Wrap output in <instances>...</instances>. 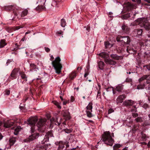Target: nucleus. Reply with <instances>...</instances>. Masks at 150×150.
I'll use <instances>...</instances> for the list:
<instances>
[{
    "label": "nucleus",
    "mask_w": 150,
    "mask_h": 150,
    "mask_svg": "<svg viewBox=\"0 0 150 150\" xmlns=\"http://www.w3.org/2000/svg\"><path fill=\"white\" fill-rule=\"evenodd\" d=\"M101 140L105 144L110 146H112L114 142V140L109 132H104Z\"/></svg>",
    "instance_id": "obj_1"
},
{
    "label": "nucleus",
    "mask_w": 150,
    "mask_h": 150,
    "mask_svg": "<svg viewBox=\"0 0 150 150\" xmlns=\"http://www.w3.org/2000/svg\"><path fill=\"white\" fill-rule=\"evenodd\" d=\"M60 58L58 57L52 62V66L55 69L56 73L58 74L60 73L62 67L61 64L60 63Z\"/></svg>",
    "instance_id": "obj_2"
},
{
    "label": "nucleus",
    "mask_w": 150,
    "mask_h": 150,
    "mask_svg": "<svg viewBox=\"0 0 150 150\" xmlns=\"http://www.w3.org/2000/svg\"><path fill=\"white\" fill-rule=\"evenodd\" d=\"M38 121V118L37 117H31L28 119L27 121V123L30 125L31 126V133L34 132L35 126L36 122Z\"/></svg>",
    "instance_id": "obj_3"
},
{
    "label": "nucleus",
    "mask_w": 150,
    "mask_h": 150,
    "mask_svg": "<svg viewBox=\"0 0 150 150\" xmlns=\"http://www.w3.org/2000/svg\"><path fill=\"white\" fill-rule=\"evenodd\" d=\"M139 24L141 27H144L146 29H150V23L144 18H140L138 20Z\"/></svg>",
    "instance_id": "obj_4"
},
{
    "label": "nucleus",
    "mask_w": 150,
    "mask_h": 150,
    "mask_svg": "<svg viewBox=\"0 0 150 150\" xmlns=\"http://www.w3.org/2000/svg\"><path fill=\"white\" fill-rule=\"evenodd\" d=\"M20 8L16 5H10L6 6L4 7V9L6 11H13L14 15L16 16L17 14L16 12V10H19Z\"/></svg>",
    "instance_id": "obj_5"
},
{
    "label": "nucleus",
    "mask_w": 150,
    "mask_h": 150,
    "mask_svg": "<svg viewBox=\"0 0 150 150\" xmlns=\"http://www.w3.org/2000/svg\"><path fill=\"white\" fill-rule=\"evenodd\" d=\"M117 41L123 42L125 44H128L130 42V39L128 36L120 37L117 38Z\"/></svg>",
    "instance_id": "obj_6"
},
{
    "label": "nucleus",
    "mask_w": 150,
    "mask_h": 150,
    "mask_svg": "<svg viewBox=\"0 0 150 150\" xmlns=\"http://www.w3.org/2000/svg\"><path fill=\"white\" fill-rule=\"evenodd\" d=\"M46 121L47 120L46 119H39L37 125L39 130H41L40 129V128L41 127L45 125Z\"/></svg>",
    "instance_id": "obj_7"
},
{
    "label": "nucleus",
    "mask_w": 150,
    "mask_h": 150,
    "mask_svg": "<svg viewBox=\"0 0 150 150\" xmlns=\"http://www.w3.org/2000/svg\"><path fill=\"white\" fill-rule=\"evenodd\" d=\"M58 120H60V118H56L55 119L53 118H52L50 120L51 122V125L52 126L54 123L56 125H57L58 126L60 125L61 122L60 121H59V122L58 121Z\"/></svg>",
    "instance_id": "obj_8"
},
{
    "label": "nucleus",
    "mask_w": 150,
    "mask_h": 150,
    "mask_svg": "<svg viewBox=\"0 0 150 150\" xmlns=\"http://www.w3.org/2000/svg\"><path fill=\"white\" fill-rule=\"evenodd\" d=\"M126 96L125 94H122L119 96L116 99L117 104L122 103L123 100L126 98Z\"/></svg>",
    "instance_id": "obj_9"
},
{
    "label": "nucleus",
    "mask_w": 150,
    "mask_h": 150,
    "mask_svg": "<svg viewBox=\"0 0 150 150\" xmlns=\"http://www.w3.org/2000/svg\"><path fill=\"white\" fill-rule=\"evenodd\" d=\"M14 124L13 121L11 120H8L5 122L4 124V126L6 128H9L12 126Z\"/></svg>",
    "instance_id": "obj_10"
},
{
    "label": "nucleus",
    "mask_w": 150,
    "mask_h": 150,
    "mask_svg": "<svg viewBox=\"0 0 150 150\" xmlns=\"http://www.w3.org/2000/svg\"><path fill=\"white\" fill-rule=\"evenodd\" d=\"M134 103V102L131 100H127L123 102V105L125 106H132Z\"/></svg>",
    "instance_id": "obj_11"
},
{
    "label": "nucleus",
    "mask_w": 150,
    "mask_h": 150,
    "mask_svg": "<svg viewBox=\"0 0 150 150\" xmlns=\"http://www.w3.org/2000/svg\"><path fill=\"white\" fill-rule=\"evenodd\" d=\"M16 141V140L15 137H11L9 140V143L10 146L7 148L8 149H10L11 148V146H13L14 144Z\"/></svg>",
    "instance_id": "obj_12"
},
{
    "label": "nucleus",
    "mask_w": 150,
    "mask_h": 150,
    "mask_svg": "<svg viewBox=\"0 0 150 150\" xmlns=\"http://www.w3.org/2000/svg\"><path fill=\"white\" fill-rule=\"evenodd\" d=\"M18 69H14L12 71L10 75V76L12 78V79H13L16 78V76L18 72Z\"/></svg>",
    "instance_id": "obj_13"
},
{
    "label": "nucleus",
    "mask_w": 150,
    "mask_h": 150,
    "mask_svg": "<svg viewBox=\"0 0 150 150\" xmlns=\"http://www.w3.org/2000/svg\"><path fill=\"white\" fill-rule=\"evenodd\" d=\"M104 61L107 64L115 65L116 63L115 62L110 58L105 59Z\"/></svg>",
    "instance_id": "obj_14"
},
{
    "label": "nucleus",
    "mask_w": 150,
    "mask_h": 150,
    "mask_svg": "<svg viewBox=\"0 0 150 150\" xmlns=\"http://www.w3.org/2000/svg\"><path fill=\"white\" fill-rule=\"evenodd\" d=\"M53 136V134L52 131H49L48 132L45 136V138L44 139V141L45 142H46L48 141L49 138L50 137H52Z\"/></svg>",
    "instance_id": "obj_15"
},
{
    "label": "nucleus",
    "mask_w": 150,
    "mask_h": 150,
    "mask_svg": "<svg viewBox=\"0 0 150 150\" xmlns=\"http://www.w3.org/2000/svg\"><path fill=\"white\" fill-rule=\"evenodd\" d=\"M38 134L37 133H34V134L31 135V136L29 137V140L30 141H32L38 137Z\"/></svg>",
    "instance_id": "obj_16"
},
{
    "label": "nucleus",
    "mask_w": 150,
    "mask_h": 150,
    "mask_svg": "<svg viewBox=\"0 0 150 150\" xmlns=\"http://www.w3.org/2000/svg\"><path fill=\"white\" fill-rule=\"evenodd\" d=\"M123 88V85L122 84L118 85L116 88L115 90L118 92H121Z\"/></svg>",
    "instance_id": "obj_17"
},
{
    "label": "nucleus",
    "mask_w": 150,
    "mask_h": 150,
    "mask_svg": "<svg viewBox=\"0 0 150 150\" xmlns=\"http://www.w3.org/2000/svg\"><path fill=\"white\" fill-rule=\"evenodd\" d=\"M30 71H32L34 70L35 71H37L38 70L37 67L34 64H30Z\"/></svg>",
    "instance_id": "obj_18"
},
{
    "label": "nucleus",
    "mask_w": 150,
    "mask_h": 150,
    "mask_svg": "<svg viewBox=\"0 0 150 150\" xmlns=\"http://www.w3.org/2000/svg\"><path fill=\"white\" fill-rule=\"evenodd\" d=\"M127 51L130 54L134 53H135L136 51L134 49L128 46L127 49Z\"/></svg>",
    "instance_id": "obj_19"
},
{
    "label": "nucleus",
    "mask_w": 150,
    "mask_h": 150,
    "mask_svg": "<svg viewBox=\"0 0 150 150\" xmlns=\"http://www.w3.org/2000/svg\"><path fill=\"white\" fill-rule=\"evenodd\" d=\"M63 116L66 120H69L71 118L70 113L68 111L65 112L63 115Z\"/></svg>",
    "instance_id": "obj_20"
},
{
    "label": "nucleus",
    "mask_w": 150,
    "mask_h": 150,
    "mask_svg": "<svg viewBox=\"0 0 150 150\" xmlns=\"http://www.w3.org/2000/svg\"><path fill=\"white\" fill-rule=\"evenodd\" d=\"M122 30L125 32H128L129 30V28L128 27L127 25L125 24H123L122 26Z\"/></svg>",
    "instance_id": "obj_21"
},
{
    "label": "nucleus",
    "mask_w": 150,
    "mask_h": 150,
    "mask_svg": "<svg viewBox=\"0 0 150 150\" xmlns=\"http://www.w3.org/2000/svg\"><path fill=\"white\" fill-rule=\"evenodd\" d=\"M6 45V40L4 39L1 40L0 42V48L3 47Z\"/></svg>",
    "instance_id": "obj_22"
},
{
    "label": "nucleus",
    "mask_w": 150,
    "mask_h": 150,
    "mask_svg": "<svg viewBox=\"0 0 150 150\" xmlns=\"http://www.w3.org/2000/svg\"><path fill=\"white\" fill-rule=\"evenodd\" d=\"M45 5V3H43V4L39 5L36 9L37 10H45V6H44Z\"/></svg>",
    "instance_id": "obj_23"
},
{
    "label": "nucleus",
    "mask_w": 150,
    "mask_h": 150,
    "mask_svg": "<svg viewBox=\"0 0 150 150\" xmlns=\"http://www.w3.org/2000/svg\"><path fill=\"white\" fill-rule=\"evenodd\" d=\"M134 32L136 33H137L138 35H142V29H136L134 30Z\"/></svg>",
    "instance_id": "obj_24"
},
{
    "label": "nucleus",
    "mask_w": 150,
    "mask_h": 150,
    "mask_svg": "<svg viewBox=\"0 0 150 150\" xmlns=\"http://www.w3.org/2000/svg\"><path fill=\"white\" fill-rule=\"evenodd\" d=\"M21 128L20 126H18L15 129L14 134L15 135H17L18 132L21 130Z\"/></svg>",
    "instance_id": "obj_25"
},
{
    "label": "nucleus",
    "mask_w": 150,
    "mask_h": 150,
    "mask_svg": "<svg viewBox=\"0 0 150 150\" xmlns=\"http://www.w3.org/2000/svg\"><path fill=\"white\" fill-rule=\"evenodd\" d=\"M127 6L130 9L131 8H135L137 6L136 4H131L130 3H128L127 4Z\"/></svg>",
    "instance_id": "obj_26"
},
{
    "label": "nucleus",
    "mask_w": 150,
    "mask_h": 150,
    "mask_svg": "<svg viewBox=\"0 0 150 150\" xmlns=\"http://www.w3.org/2000/svg\"><path fill=\"white\" fill-rule=\"evenodd\" d=\"M99 55L102 58L106 59L108 56V53H106L105 52H103L99 54Z\"/></svg>",
    "instance_id": "obj_27"
},
{
    "label": "nucleus",
    "mask_w": 150,
    "mask_h": 150,
    "mask_svg": "<svg viewBox=\"0 0 150 150\" xmlns=\"http://www.w3.org/2000/svg\"><path fill=\"white\" fill-rule=\"evenodd\" d=\"M28 13V10L27 9H25L24 10L22 11L21 14V17H24V16H26Z\"/></svg>",
    "instance_id": "obj_28"
},
{
    "label": "nucleus",
    "mask_w": 150,
    "mask_h": 150,
    "mask_svg": "<svg viewBox=\"0 0 150 150\" xmlns=\"http://www.w3.org/2000/svg\"><path fill=\"white\" fill-rule=\"evenodd\" d=\"M111 57L115 60H119L120 58V57L117 55L116 54H111L110 55Z\"/></svg>",
    "instance_id": "obj_29"
},
{
    "label": "nucleus",
    "mask_w": 150,
    "mask_h": 150,
    "mask_svg": "<svg viewBox=\"0 0 150 150\" xmlns=\"http://www.w3.org/2000/svg\"><path fill=\"white\" fill-rule=\"evenodd\" d=\"M98 65L99 68L101 69H103V67L105 65L104 62L102 61H100L98 63Z\"/></svg>",
    "instance_id": "obj_30"
},
{
    "label": "nucleus",
    "mask_w": 150,
    "mask_h": 150,
    "mask_svg": "<svg viewBox=\"0 0 150 150\" xmlns=\"http://www.w3.org/2000/svg\"><path fill=\"white\" fill-rule=\"evenodd\" d=\"M87 110H90L92 111V103H89L88 105L86 107Z\"/></svg>",
    "instance_id": "obj_31"
},
{
    "label": "nucleus",
    "mask_w": 150,
    "mask_h": 150,
    "mask_svg": "<svg viewBox=\"0 0 150 150\" xmlns=\"http://www.w3.org/2000/svg\"><path fill=\"white\" fill-rule=\"evenodd\" d=\"M64 147V145L62 143H60L58 150H65V149L63 150Z\"/></svg>",
    "instance_id": "obj_32"
},
{
    "label": "nucleus",
    "mask_w": 150,
    "mask_h": 150,
    "mask_svg": "<svg viewBox=\"0 0 150 150\" xmlns=\"http://www.w3.org/2000/svg\"><path fill=\"white\" fill-rule=\"evenodd\" d=\"M121 145L119 144H116L113 146V150H118V148H120Z\"/></svg>",
    "instance_id": "obj_33"
},
{
    "label": "nucleus",
    "mask_w": 150,
    "mask_h": 150,
    "mask_svg": "<svg viewBox=\"0 0 150 150\" xmlns=\"http://www.w3.org/2000/svg\"><path fill=\"white\" fill-rule=\"evenodd\" d=\"M61 26L63 27L65 26L66 25V22L64 19H62L61 20Z\"/></svg>",
    "instance_id": "obj_34"
},
{
    "label": "nucleus",
    "mask_w": 150,
    "mask_h": 150,
    "mask_svg": "<svg viewBox=\"0 0 150 150\" xmlns=\"http://www.w3.org/2000/svg\"><path fill=\"white\" fill-rule=\"evenodd\" d=\"M145 86V83H144L143 85H139L137 86V88L138 89H142L144 88Z\"/></svg>",
    "instance_id": "obj_35"
},
{
    "label": "nucleus",
    "mask_w": 150,
    "mask_h": 150,
    "mask_svg": "<svg viewBox=\"0 0 150 150\" xmlns=\"http://www.w3.org/2000/svg\"><path fill=\"white\" fill-rule=\"evenodd\" d=\"M143 119L141 117H139L135 119V120L137 122H142L143 121Z\"/></svg>",
    "instance_id": "obj_36"
},
{
    "label": "nucleus",
    "mask_w": 150,
    "mask_h": 150,
    "mask_svg": "<svg viewBox=\"0 0 150 150\" xmlns=\"http://www.w3.org/2000/svg\"><path fill=\"white\" fill-rule=\"evenodd\" d=\"M147 75H143L142 77H141L139 79V81L140 82L141 81L144 80L145 79L146 80V78L147 77Z\"/></svg>",
    "instance_id": "obj_37"
},
{
    "label": "nucleus",
    "mask_w": 150,
    "mask_h": 150,
    "mask_svg": "<svg viewBox=\"0 0 150 150\" xmlns=\"http://www.w3.org/2000/svg\"><path fill=\"white\" fill-rule=\"evenodd\" d=\"M105 45L106 48H109L112 46V45L108 41L106 42H105Z\"/></svg>",
    "instance_id": "obj_38"
},
{
    "label": "nucleus",
    "mask_w": 150,
    "mask_h": 150,
    "mask_svg": "<svg viewBox=\"0 0 150 150\" xmlns=\"http://www.w3.org/2000/svg\"><path fill=\"white\" fill-rule=\"evenodd\" d=\"M76 76V73L75 72H74L70 74V78L71 79H73Z\"/></svg>",
    "instance_id": "obj_39"
},
{
    "label": "nucleus",
    "mask_w": 150,
    "mask_h": 150,
    "mask_svg": "<svg viewBox=\"0 0 150 150\" xmlns=\"http://www.w3.org/2000/svg\"><path fill=\"white\" fill-rule=\"evenodd\" d=\"M21 76L22 79H24L25 81H27V77L25 74L24 73H22L21 74Z\"/></svg>",
    "instance_id": "obj_40"
},
{
    "label": "nucleus",
    "mask_w": 150,
    "mask_h": 150,
    "mask_svg": "<svg viewBox=\"0 0 150 150\" xmlns=\"http://www.w3.org/2000/svg\"><path fill=\"white\" fill-rule=\"evenodd\" d=\"M13 96L15 98H19L20 96V93H17L16 92L13 93Z\"/></svg>",
    "instance_id": "obj_41"
},
{
    "label": "nucleus",
    "mask_w": 150,
    "mask_h": 150,
    "mask_svg": "<svg viewBox=\"0 0 150 150\" xmlns=\"http://www.w3.org/2000/svg\"><path fill=\"white\" fill-rule=\"evenodd\" d=\"M92 111H91L90 110H86V112L87 113V115L88 117H92V115L91 113Z\"/></svg>",
    "instance_id": "obj_42"
},
{
    "label": "nucleus",
    "mask_w": 150,
    "mask_h": 150,
    "mask_svg": "<svg viewBox=\"0 0 150 150\" xmlns=\"http://www.w3.org/2000/svg\"><path fill=\"white\" fill-rule=\"evenodd\" d=\"M147 77L146 78V83L148 84L150 83V75H147Z\"/></svg>",
    "instance_id": "obj_43"
},
{
    "label": "nucleus",
    "mask_w": 150,
    "mask_h": 150,
    "mask_svg": "<svg viewBox=\"0 0 150 150\" xmlns=\"http://www.w3.org/2000/svg\"><path fill=\"white\" fill-rule=\"evenodd\" d=\"M53 103L59 109L61 108V106H60L59 103L56 101H54L53 102Z\"/></svg>",
    "instance_id": "obj_44"
},
{
    "label": "nucleus",
    "mask_w": 150,
    "mask_h": 150,
    "mask_svg": "<svg viewBox=\"0 0 150 150\" xmlns=\"http://www.w3.org/2000/svg\"><path fill=\"white\" fill-rule=\"evenodd\" d=\"M64 132H65V133H67V134L69 133H71L72 132V130L71 129H65L63 130Z\"/></svg>",
    "instance_id": "obj_45"
},
{
    "label": "nucleus",
    "mask_w": 150,
    "mask_h": 150,
    "mask_svg": "<svg viewBox=\"0 0 150 150\" xmlns=\"http://www.w3.org/2000/svg\"><path fill=\"white\" fill-rule=\"evenodd\" d=\"M142 140L143 141L146 140V138H147L146 135L145 134L143 133L142 134Z\"/></svg>",
    "instance_id": "obj_46"
},
{
    "label": "nucleus",
    "mask_w": 150,
    "mask_h": 150,
    "mask_svg": "<svg viewBox=\"0 0 150 150\" xmlns=\"http://www.w3.org/2000/svg\"><path fill=\"white\" fill-rule=\"evenodd\" d=\"M10 93V91L9 90H6L4 92V94L5 95H8Z\"/></svg>",
    "instance_id": "obj_47"
},
{
    "label": "nucleus",
    "mask_w": 150,
    "mask_h": 150,
    "mask_svg": "<svg viewBox=\"0 0 150 150\" xmlns=\"http://www.w3.org/2000/svg\"><path fill=\"white\" fill-rule=\"evenodd\" d=\"M98 88L97 89V90H98V91H97L98 95H97V96H98L99 94H100V85H98Z\"/></svg>",
    "instance_id": "obj_48"
},
{
    "label": "nucleus",
    "mask_w": 150,
    "mask_h": 150,
    "mask_svg": "<svg viewBox=\"0 0 150 150\" xmlns=\"http://www.w3.org/2000/svg\"><path fill=\"white\" fill-rule=\"evenodd\" d=\"M84 28H86V30L88 32H89L90 30V26L89 25H87V26H85Z\"/></svg>",
    "instance_id": "obj_49"
},
{
    "label": "nucleus",
    "mask_w": 150,
    "mask_h": 150,
    "mask_svg": "<svg viewBox=\"0 0 150 150\" xmlns=\"http://www.w3.org/2000/svg\"><path fill=\"white\" fill-rule=\"evenodd\" d=\"M114 110L112 109H110L108 111V114H110L111 113L113 112Z\"/></svg>",
    "instance_id": "obj_50"
},
{
    "label": "nucleus",
    "mask_w": 150,
    "mask_h": 150,
    "mask_svg": "<svg viewBox=\"0 0 150 150\" xmlns=\"http://www.w3.org/2000/svg\"><path fill=\"white\" fill-rule=\"evenodd\" d=\"M132 115L134 117H136L138 116V114L137 113H132Z\"/></svg>",
    "instance_id": "obj_51"
},
{
    "label": "nucleus",
    "mask_w": 150,
    "mask_h": 150,
    "mask_svg": "<svg viewBox=\"0 0 150 150\" xmlns=\"http://www.w3.org/2000/svg\"><path fill=\"white\" fill-rule=\"evenodd\" d=\"M45 51L47 52H49L50 51V49L48 47H45Z\"/></svg>",
    "instance_id": "obj_52"
},
{
    "label": "nucleus",
    "mask_w": 150,
    "mask_h": 150,
    "mask_svg": "<svg viewBox=\"0 0 150 150\" xmlns=\"http://www.w3.org/2000/svg\"><path fill=\"white\" fill-rule=\"evenodd\" d=\"M134 2H137L138 4H140L141 0H132Z\"/></svg>",
    "instance_id": "obj_53"
},
{
    "label": "nucleus",
    "mask_w": 150,
    "mask_h": 150,
    "mask_svg": "<svg viewBox=\"0 0 150 150\" xmlns=\"http://www.w3.org/2000/svg\"><path fill=\"white\" fill-rule=\"evenodd\" d=\"M132 81V79H127L126 80V81L127 82H129Z\"/></svg>",
    "instance_id": "obj_54"
},
{
    "label": "nucleus",
    "mask_w": 150,
    "mask_h": 150,
    "mask_svg": "<svg viewBox=\"0 0 150 150\" xmlns=\"http://www.w3.org/2000/svg\"><path fill=\"white\" fill-rule=\"evenodd\" d=\"M88 72H86L85 73L84 75V77L86 78V76L88 75Z\"/></svg>",
    "instance_id": "obj_55"
},
{
    "label": "nucleus",
    "mask_w": 150,
    "mask_h": 150,
    "mask_svg": "<svg viewBox=\"0 0 150 150\" xmlns=\"http://www.w3.org/2000/svg\"><path fill=\"white\" fill-rule=\"evenodd\" d=\"M23 28V27H22L21 26H17L16 27V29L18 30L20 28Z\"/></svg>",
    "instance_id": "obj_56"
},
{
    "label": "nucleus",
    "mask_w": 150,
    "mask_h": 150,
    "mask_svg": "<svg viewBox=\"0 0 150 150\" xmlns=\"http://www.w3.org/2000/svg\"><path fill=\"white\" fill-rule=\"evenodd\" d=\"M31 31H30L28 30L27 32H26L25 33V35H27L28 34L30 33Z\"/></svg>",
    "instance_id": "obj_57"
},
{
    "label": "nucleus",
    "mask_w": 150,
    "mask_h": 150,
    "mask_svg": "<svg viewBox=\"0 0 150 150\" xmlns=\"http://www.w3.org/2000/svg\"><path fill=\"white\" fill-rule=\"evenodd\" d=\"M25 36H24V37H23V38H22V39L21 40V41H25Z\"/></svg>",
    "instance_id": "obj_58"
},
{
    "label": "nucleus",
    "mask_w": 150,
    "mask_h": 150,
    "mask_svg": "<svg viewBox=\"0 0 150 150\" xmlns=\"http://www.w3.org/2000/svg\"><path fill=\"white\" fill-rule=\"evenodd\" d=\"M71 100L72 102L74 100V98L72 96L71 97Z\"/></svg>",
    "instance_id": "obj_59"
},
{
    "label": "nucleus",
    "mask_w": 150,
    "mask_h": 150,
    "mask_svg": "<svg viewBox=\"0 0 150 150\" xmlns=\"http://www.w3.org/2000/svg\"><path fill=\"white\" fill-rule=\"evenodd\" d=\"M3 137L1 133H0V140L2 139Z\"/></svg>",
    "instance_id": "obj_60"
},
{
    "label": "nucleus",
    "mask_w": 150,
    "mask_h": 150,
    "mask_svg": "<svg viewBox=\"0 0 150 150\" xmlns=\"http://www.w3.org/2000/svg\"><path fill=\"white\" fill-rule=\"evenodd\" d=\"M131 111L132 112H134V111L135 112H136V109H135L134 110L131 109Z\"/></svg>",
    "instance_id": "obj_61"
},
{
    "label": "nucleus",
    "mask_w": 150,
    "mask_h": 150,
    "mask_svg": "<svg viewBox=\"0 0 150 150\" xmlns=\"http://www.w3.org/2000/svg\"><path fill=\"white\" fill-rule=\"evenodd\" d=\"M54 57H53V55H51V58H50V59H51V60H52L53 59H54Z\"/></svg>",
    "instance_id": "obj_62"
},
{
    "label": "nucleus",
    "mask_w": 150,
    "mask_h": 150,
    "mask_svg": "<svg viewBox=\"0 0 150 150\" xmlns=\"http://www.w3.org/2000/svg\"><path fill=\"white\" fill-rule=\"evenodd\" d=\"M28 99V98H25V99H23V101L24 102H25V101H26V100H27V99Z\"/></svg>",
    "instance_id": "obj_63"
},
{
    "label": "nucleus",
    "mask_w": 150,
    "mask_h": 150,
    "mask_svg": "<svg viewBox=\"0 0 150 150\" xmlns=\"http://www.w3.org/2000/svg\"><path fill=\"white\" fill-rule=\"evenodd\" d=\"M148 146H150V141H149V142L148 143Z\"/></svg>",
    "instance_id": "obj_64"
}]
</instances>
